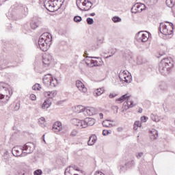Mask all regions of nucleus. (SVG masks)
<instances>
[{
	"mask_svg": "<svg viewBox=\"0 0 175 175\" xmlns=\"http://www.w3.org/2000/svg\"><path fill=\"white\" fill-rule=\"evenodd\" d=\"M146 10V5L143 3H137L131 8V13H142L143 10Z\"/></svg>",
	"mask_w": 175,
	"mask_h": 175,
	"instance_id": "obj_7",
	"label": "nucleus"
},
{
	"mask_svg": "<svg viewBox=\"0 0 175 175\" xmlns=\"http://www.w3.org/2000/svg\"><path fill=\"white\" fill-rule=\"evenodd\" d=\"M69 167L71 168L72 170H77V172H80L79 167H77L76 165H70V166H69Z\"/></svg>",
	"mask_w": 175,
	"mask_h": 175,
	"instance_id": "obj_43",
	"label": "nucleus"
},
{
	"mask_svg": "<svg viewBox=\"0 0 175 175\" xmlns=\"http://www.w3.org/2000/svg\"><path fill=\"white\" fill-rule=\"evenodd\" d=\"M81 20H83V18H81V16H75L74 17V21L75 23H80L81 21Z\"/></svg>",
	"mask_w": 175,
	"mask_h": 175,
	"instance_id": "obj_37",
	"label": "nucleus"
},
{
	"mask_svg": "<svg viewBox=\"0 0 175 175\" xmlns=\"http://www.w3.org/2000/svg\"><path fill=\"white\" fill-rule=\"evenodd\" d=\"M82 5H83V6H85V7L83 10H81V8H79V10H83L84 12H87L92 8V3H91V1H88L86 3V0H85L84 2H83Z\"/></svg>",
	"mask_w": 175,
	"mask_h": 175,
	"instance_id": "obj_16",
	"label": "nucleus"
},
{
	"mask_svg": "<svg viewBox=\"0 0 175 175\" xmlns=\"http://www.w3.org/2000/svg\"><path fill=\"white\" fill-rule=\"evenodd\" d=\"M57 2H58V0H49L44 5V6L49 12H54Z\"/></svg>",
	"mask_w": 175,
	"mask_h": 175,
	"instance_id": "obj_10",
	"label": "nucleus"
},
{
	"mask_svg": "<svg viewBox=\"0 0 175 175\" xmlns=\"http://www.w3.org/2000/svg\"><path fill=\"white\" fill-rule=\"evenodd\" d=\"M105 92V88H100L95 90L93 92L94 96H100Z\"/></svg>",
	"mask_w": 175,
	"mask_h": 175,
	"instance_id": "obj_24",
	"label": "nucleus"
},
{
	"mask_svg": "<svg viewBox=\"0 0 175 175\" xmlns=\"http://www.w3.org/2000/svg\"><path fill=\"white\" fill-rule=\"evenodd\" d=\"M150 118H151L152 120H153L154 122H159V118H158V116H157L154 115V113H151V114H150Z\"/></svg>",
	"mask_w": 175,
	"mask_h": 175,
	"instance_id": "obj_32",
	"label": "nucleus"
},
{
	"mask_svg": "<svg viewBox=\"0 0 175 175\" xmlns=\"http://www.w3.org/2000/svg\"><path fill=\"white\" fill-rule=\"evenodd\" d=\"M38 122L40 125H42V126H44V125L46 124V120L44 119V118L41 117L39 120Z\"/></svg>",
	"mask_w": 175,
	"mask_h": 175,
	"instance_id": "obj_35",
	"label": "nucleus"
},
{
	"mask_svg": "<svg viewBox=\"0 0 175 175\" xmlns=\"http://www.w3.org/2000/svg\"><path fill=\"white\" fill-rule=\"evenodd\" d=\"M150 35H151L150 33L145 31H139L137 33V34L135 36L136 40L137 42H147L148 40V38H150Z\"/></svg>",
	"mask_w": 175,
	"mask_h": 175,
	"instance_id": "obj_6",
	"label": "nucleus"
},
{
	"mask_svg": "<svg viewBox=\"0 0 175 175\" xmlns=\"http://www.w3.org/2000/svg\"><path fill=\"white\" fill-rule=\"evenodd\" d=\"M85 109V107H84L82 105H77V106H75V107L74 109V111L75 113H84Z\"/></svg>",
	"mask_w": 175,
	"mask_h": 175,
	"instance_id": "obj_26",
	"label": "nucleus"
},
{
	"mask_svg": "<svg viewBox=\"0 0 175 175\" xmlns=\"http://www.w3.org/2000/svg\"><path fill=\"white\" fill-rule=\"evenodd\" d=\"M109 98H111V99H113V98H116V96H117V94H116V93H111V94H109Z\"/></svg>",
	"mask_w": 175,
	"mask_h": 175,
	"instance_id": "obj_49",
	"label": "nucleus"
},
{
	"mask_svg": "<svg viewBox=\"0 0 175 175\" xmlns=\"http://www.w3.org/2000/svg\"><path fill=\"white\" fill-rule=\"evenodd\" d=\"M154 2H158V0H153Z\"/></svg>",
	"mask_w": 175,
	"mask_h": 175,
	"instance_id": "obj_63",
	"label": "nucleus"
},
{
	"mask_svg": "<svg viewBox=\"0 0 175 175\" xmlns=\"http://www.w3.org/2000/svg\"><path fill=\"white\" fill-rule=\"evenodd\" d=\"M49 85L51 87H57L58 85V80L57 79H53V77L51 79V81L49 82Z\"/></svg>",
	"mask_w": 175,
	"mask_h": 175,
	"instance_id": "obj_28",
	"label": "nucleus"
},
{
	"mask_svg": "<svg viewBox=\"0 0 175 175\" xmlns=\"http://www.w3.org/2000/svg\"><path fill=\"white\" fill-rule=\"evenodd\" d=\"M50 106H51V100H50V99L47 98L43 103V104L42 105V109H49V107H50Z\"/></svg>",
	"mask_w": 175,
	"mask_h": 175,
	"instance_id": "obj_25",
	"label": "nucleus"
},
{
	"mask_svg": "<svg viewBox=\"0 0 175 175\" xmlns=\"http://www.w3.org/2000/svg\"><path fill=\"white\" fill-rule=\"evenodd\" d=\"M112 21H113V23H120L121 18H120L118 16H113L112 18Z\"/></svg>",
	"mask_w": 175,
	"mask_h": 175,
	"instance_id": "obj_38",
	"label": "nucleus"
},
{
	"mask_svg": "<svg viewBox=\"0 0 175 175\" xmlns=\"http://www.w3.org/2000/svg\"><path fill=\"white\" fill-rule=\"evenodd\" d=\"M161 90H162L163 91L165 90V88H161V85H159Z\"/></svg>",
	"mask_w": 175,
	"mask_h": 175,
	"instance_id": "obj_59",
	"label": "nucleus"
},
{
	"mask_svg": "<svg viewBox=\"0 0 175 175\" xmlns=\"http://www.w3.org/2000/svg\"><path fill=\"white\" fill-rule=\"evenodd\" d=\"M119 169L120 170H122V172H124V170H126V169H128V167H126L124 164V165H120Z\"/></svg>",
	"mask_w": 175,
	"mask_h": 175,
	"instance_id": "obj_45",
	"label": "nucleus"
},
{
	"mask_svg": "<svg viewBox=\"0 0 175 175\" xmlns=\"http://www.w3.org/2000/svg\"><path fill=\"white\" fill-rule=\"evenodd\" d=\"M71 122L72 124H73V125H75V126H77L79 129H83L85 128L84 120H81L79 119L74 118L71 120Z\"/></svg>",
	"mask_w": 175,
	"mask_h": 175,
	"instance_id": "obj_11",
	"label": "nucleus"
},
{
	"mask_svg": "<svg viewBox=\"0 0 175 175\" xmlns=\"http://www.w3.org/2000/svg\"><path fill=\"white\" fill-rule=\"evenodd\" d=\"M90 16H91L92 17H94V16H95V12L91 13Z\"/></svg>",
	"mask_w": 175,
	"mask_h": 175,
	"instance_id": "obj_57",
	"label": "nucleus"
},
{
	"mask_svg": "<svg viewBox=\"0 0 175 175\" xmlns=\"http://www.w3.org/2000/svg\"><path fill=\"white\" fill-rule=\"evenodd\" d=\"M143 155H144V153H143V152H139V153H138V154L136 155V157H137V159H140V158H142V157H143Z\"/></svg>",
	"mask_w": 175,
	"mask_h": 175,
	"instance_id": "obj_51",
	"label": "nucleus"
},
{
	"mask_svg": "<svg viewBox=\"0 0 175 175\" xmlns=\"http://www.w3.org/2000/svg\"><path fill=\"white\" fill-rule=\"evenodd\" d=\"M113 122L114 121L111 120H105L103 122V126L105 128H113V125L110 122Z\"/></svg>",
	"mask_w": 175,
	"mask_h": 175,
	"instance_id": "obj_22",
	"label": "nucleus"
},
{
	"mask_svg": "<svg viewBox=\"0 0 175 175\" xmlns=\"http://www.w3.org/2000/svg\"><path fill=\"white\" fill-rule=\"evenodd\" d=\"M44 95L46 98H49V99H53L54 96L57 95V90L44 92Z\"/></svg>",
	"mask_w": 175,
	"mask_h": 175,
	"instance_id": "obj_18",
	"label": "nucleus"
},
{
	"mask_svg": "<svg viewBox=\"0 0 175 175\" xmlns=\"http://www.w3.org/2000/svg\"><path fill=\"white\" fill-rule=\"evenodd\" d=\"M147 120H148V118L146 117V116H142L141 117V121L142 122H146Z\"/></svg>",
	"mask_w": 175,
	"mask_h": 175,
	"instance_id": "obj_46",
	"label": "nucleus"
},
{
	"mask_svg": "<svg viewBox=\"0 0 175 175\" xmlns=\"http://www.w3.org/2000/svg\"><path fill=\"white\" fill-rule=\"evenodd\" d=\"M73 170L70 167H68L66 169L64 174L65 175H73V172H72Z\"/></svg>",
	"mask_w": 175,
	"mask_h": 175,
	"instance_id": "obj_33",
	"label": "nucleus"
},
{
	"mask_svg": "<svg viewBox=\"0 0 175 175\" xmlns=\"http://www.w3.org/2000/svg\"><path fill=\"white\" fill-rule=\"evenodd\" d=\"M120 73H122V75H128V71L127 70H121Z\"/></svg>",
	"mask_w": 175,
	"mask_h": 175,
	"instance_id": "obj_54",
	"label": "nucleus"
},
{
	"mask_svg": "<svg viewBox=\"0 0 175 175\" xmlns=\"http://www.w3.org/2000/svg\"><path fill=\"white\" fill-rule=\"evenodd\" d=\"M8 154H9V152H8V151L5 152V156L8 155Z\"/></svg>",
	"mask_w": 175,
	"mask_h": 175,
	"instance_id": "obj_61",
	"label": "nucleus"
},
{
	"mask_svg": "<svg viewBox=\"0 0 175 175\" xmlns=\"http://www.w3.org/2000/svg\"><path fill=\"white\" fill-rule=\"evenodd\" d=\"M83 114L85 116H94V114H96V109L91 107H88L85 108Z\"/></svg>",
	"mask_w": 175,
	"mask_h": 175,
	"instance_id": "obj_13",
	"label": "nucleus"
},
{
	"mask_svg": "<svg viewBox=\"0 0 175 175\" xmlns=\"http://www.w3.org/2000/svg\"><path fill=\"white\" fill-rule=\"evenodd\" d=\"M87 58H95L96 59H99V57H88V56H87L86 58L85 59V61H87V62H90V60L87 59Z\"/></svg>",
	"mask_w": 175,
	"mask_h": 175,
	"instance_id": "obj_48",
	"label": "nucleus"
},
{
	"mask_svg": "<svg viewBox=\"0 0 175 175\" xmlns=\"http://www.w3.org/2000/svg\"><path fill=\"white\" fill-rule=\"evenodd\" d=\"M113 110H116V113H118V106H113Z\"/></svg>",
	"mask_w": 175,
	"mask_h": 175,
	"instance_id": "obj_53",
	"label": "nucleus"
},
{
	"mask_svg": "<svg viewBox=\"0 0 175 175\" xmlns=\"http://www.w3.org/2000/svg\"><path fill=\"white\" fill-rule=\"evenodd\" d=\"M165 3L169 8H173L175 5V0H166Z\"/></svg>",
	"mask_w": 175,
	"mask_h": 175,
	"instance_id": "obj_29",
	"label": "nucleus"
},
{
	"mask_svg": "<svg viewBox=\"0 0 175 175\" xmlns=\"http://www.w3.org/2000/svg\"><path fill=\"white\" fill-rule=\"evenodd\" d=\"M53 62V56L51 55H44L42 56V65L45 69H47Z\"/></svg>",
	"mask_w": 175,
	"mask_h": 175,
	"instance_id": "obj_8",
	"label": "nucleus"
},
{
	"mask_svg": "<svg viewBox=\"0 0 175 175\" xmlns=\"http://www.w3.org/2000/svg\"><path fill=\"white\" fill-rule=\"evenodd\" d=\"M85 55H87V51H85V53L83 55V57H85Z\"/></svg>",
	"mask_w": 175,
	"mask_h": 175,
	"instance_id": "obj_62",
	"label": "nucleus"
},
{
	"mask_svg": "<svg viewBox=\"0 0 175 175\" xmlns=\"http://www.w3.org/2000/svg\"><path fill=\"white\" fill-rule=\"evenodd\" d=\"M53 37L49 33H42L38 39V47L42 51H47L50 49Z\"/></svg>",
	"mask_w": 175,
	"mask_h": 175,
	"instance_id": "obj_1",
	"label": "nucleus"
},
{
	"mask_svg": "<svg viewBox=\"0 0 175 175\" xmlns=\"http://www.w3.org/2000/svg\"><path fill=\"white\" fill-rule=\"evenodd\" d=\"M122 81H124V83H131L132 81V77L127 75Z\"/></svg>",
	"mask_w": 175,
	"mask_h": 175,
	"instance_id": "obj_34",
	"label": "nucleus"
},
{
	"mask_svg": "<svg viewBox=\"0 0 175 175\" xmlns=\"http://www.w3.org/2000/svg\"><path fill=\"white\" fill-rule=\"evenodd\" d=\"M143 111V109H139V111H138V113H142Z\"/></svg>",
	"mask_w": 175,
	"mask_h": 175,
	"instance_id": "obj_58",
	"label": "nucleus"
},
{
	"mask_svg": "<svg viewBox=\"0 0 175 175\" xmlns=\"http://www.w3.org/2000/svg\"><path fill=\"white\" fill-rule=\"evenodd\" d=\"M86 21L89 25H92V24H94V19L92 18H88Z\"/></svg>",
	"mask_w": 175,
	"mask_h": 175,
	"instance_id": "obj_39",
	"label": "nucleus"
},
{
	"mask_svg": "<svg viewBox=\"0 0 175 175\" xmlns=\"http://www.w3.org/2000/svg\"><path fill=\"white\" fill-rule=\"evenodd\" d=\"M51 75L50 74H48L46 75H45L43 78V83L45 85H49V84H50V81H51Z\"/></svg>",
	"mask_w": 175,
	"mask_h": 175,
	"instance_id": "obj_23",
	"label": "nucleus"
},
{
	"mask_svg": "<svg viewBox=\"0 0 175 175\" xmlns=\"http://www.w3.org/2000/svg\"><path fill=\"white\" fill-rule=\"evenodd\" d=\"M128 76V75L119 73V78L121 81H122L124 78H126Z\"/></svg>",
	"mask_w": 175,
	"mask_h": 175,
	"instance_id": "obj_42",
	"label": "nucleus"
},
{
	"mask_svg": "<svg viewBox=\"0 0 175 175\" xmlns=\"http://www.w3.org/2000/svg\"><path fill=\"white\" fill-rule=\"evenodd\" d=\"M172 68H173V60L170 58L163 59L159 64V72L163 76L169 75Z\"/></svg>",
	"mask_w": 175,
	"mask_h": 175,
	"instance_id": "obj_2",
	"label": "nucleus"
},
{
	"mask_svg": "<svg viewBox=\"0 0 175 175\" xmlns=\"http://www.w3.org/2000/svg\"><path fill=\"white\" fill-rule=\"evenodd\" d=\"M110 57H113V55H110L107 56L106 58H110Z\"/></svg>",
	"mask_w": 175,
	"mask_h": 175,
	"instance_id": "obj_60",
	"label": "nucleus"
},
{
	"mask_svg": "<svg viewBox=\"0 0 175 175\" xmlns=\"http://www.w3.org/2000/svg\"><path fill=\"white\" fill-rule=\"evenodd\" d=\"M96 135H92L90 137L89 140L88 141V146H94L95 144V143H96Z\"/></svg>",
	"mask_w": 175,
	"mask_h": 175,
	"instance_id": "obj_21",
	"label": "nucleus"
},
{
	"mask_svg": "<svg viewBox=\"0 0 175 175\" xmlns=\"http://www.w3.org/2000/svg\"><path fill=\"white\" fill-rule=\"evenodd\" d=\"M14 109L15 110V111L20 110V103H16Z\"/></svg>",
	"mask_w": 175,
	"mask_h": 175,
	"instance_id": "obj_44",
	"label": "nucleus"
},
{
	"mask_svg": "<svg viewBox=\"0 0 175 175\" xmlns=\"http://www.w3.org/2000/svg\"><path fill=\"white\" fill-rule=\"evenodd\" d=\"M9 85L5 83L0 82V99L5 98V100H9V98L12 96V92L9 90Z\"/></svg>",
	"mask_w": 175,
	"mask_h": 175,
	"instance_id": "obj_4",
	"label": "nucleus"
},
{
	"mask_svg": "<svg viewBox=\"0 0 175 175\" xmlns=\"http://www.w3.org/2000/svg\"><path fill=\"white\" fill-rule=\"evenodd\" d=\"M138 128H139V126H135V124H134V131H137Z\"/></svg>",
	"mask_w": 175,
	"mask_h": 175,
	"instance_id": "obj_56",
	"label": "nucleus"
},
{
	"mask_svg": "<svg viewBox=\"0 0 175 175\" xmlns=\"http://www.w3.org/2000/svg\"><path fill=\"white\" fill-rule=\"evenodd\" d=\"M134 125L139 128L142 127V123L139 121L135 122Z\"/></svg>",
	"mask_w": 175,
	"mask_h": 175,
	"instance_id": "obj_47",
	"label": "nucleus"
},
{
	"mask_svg": "<svg viewBox=\"0 0 175 175\" xmlns=\"http://www.w3.org/2000/svg\"><path fill=\"white\" fill-rule=\"evenodd\" d=\"M131 98H132V95H131V94L129 93H127L122 95L120 98L116 99V102H119V103H122V102H125V100H126L127 107L128 109H131L136 106V105L133 103V101L131 100Z\"/></svg>",
	"mask_w": 175,
	"mask_h": 175,
	"instance_id": "obj_5",
	"label": "nucleus"
},
{
	"mask_svg": "<svg viewBox=\"0 0 175 175\" xmlns=\"http://www.w3.org/2000/svg\"><path fill=\"white\" fill-rule=\"evenodd\" d=\"M159 31L163 35H165L166 36L169 35H173V30L174 29V25L172 23L167 22V25L165 23H160L159 26Z\"/></svg>",
	"mask_w": 175,
	"mask_h": 175,
	"instance_id": "obj_3",
	"label": "nucleus"
},
{
	"mask_svg": "<svg viewBox=\"0 0 175 175\" xmlns=\"http://www.w3.org/2000/svg\"><path fill=\"white\" fill-rule=\"evenodd\" d=\"M30 27L32 29H36V28H38V27H39V23H38V22H36V21H32L30 23Z\"/></svg>",
	"mask_w": 175,
	"mask_h": 175,
	"instance_id": "obj_30",
	"label": "nucleus"
},
{
	"mask_svg": "<svg viewBox=\"0 0 175 175\" xmlns=\"http://www.w3.org/2000/svg\"><path fill=\"white\" fill-rule=\"evenodd\" d=\"M32 90H34V91H39L40 90V84L36 83L32 87Z\"/></svg>",
	"mask_w": 175,
	"mask_h": 175,
	"instance_id": "obj_36",
	"label": "nucleus"
},
{
	"mask_svg": "<svg viewBox=\"0 0 175 175\" xmlns=\"http://www.w3.org/2000/svg\"><path fill=\"white\" fill-rule=\"evenodd\" d=\"M43 137H44V135H43Z\"/></svg>",
	"mask_w": 175,
	"mask_h": 175,
	"instance_id": "obj_64",
	"label": "nucleus"
},
{
	"mask_svg": "<svg viewBox=\"0 0 175 175\" xmlns=\"http://www.w3.org/2000/svg\"><path fill=\"white\" fill-rule=\"evenodd\" d=\"M71 136H77V132L76 131H73L71 133H70Z\"/></svg>",
	"mask_w": 175,
	"mask_h": 175,
	"instance_id": "obj_52",
	"label": "nucleus"
},
{
	"mask_svg": "<svg viewBox=\"0 0 175 175\" xmlns=\"http://www.w3.org/2000/svg\"><path fill=\"white\" fill-rule=\"evenodd\" d=\"M84 124H85V128H87V126H92L95 124V119L91 118H86L84 120Z\"/></svg>",
	"mask_w": 175,
	"mask_h": 175,
	"instance_id": "obj_17",
	"label": "nucleus"
},
{
	"mask_svg": "<svg viewBox=\"0 0 175 175\" xmlns=\"http://www.w3.org/2000/svg\"><path fill=\"white\" fill-rule=\"evenodd\" d=\"M43 174V172L42 170H36V171L33 172L34 175H42Z\"/></svg>",
	"mask_w": 175,
	"mask_h": 175,
	"instance_id": "obj_40",
	"label": "nucleus"
},
{
	"mask_svg": "<svg viewBox=\"0 0 175 175\" xmlns=\"http://www.w3.org/2000/svg\"><path fill=\"white\" fill-rule=\"evenodd\" d=\"M76 87L78 88L79 91H81V92H87V88H85L84 83H83L81 81L78 80L76 81Z\"/></svg>",
	"mask_w": 175,
	"mask_h": 175,
	"instance_id": "obj_14",
	"label": "nucleus"
},
{
	"mask_svg": "<svg viewBox=\"0 0 175 175\" xmlns=\"http://www.w3.org/2000/svg\"><path fill=\"white\" fill-rule=\"evenodd\" d=\"M100 118H103V113H99Z\"/></svg>",
	"mask_w": 175,
	"mask_h": 175,
	"instance_id": "obj_55",
	"label": "nucleus"
},
{
	"mask_svg": "<svg viewBox=\"0 0 175 175\" xmlns=\"http://www.w3.org/2000/svg\"><path fill=\"white\" fill-rule=\"evenodd\" d=\"M150 139L152 140H157L158 139V131L156 129H152L150 131Z\"/></svg>",
	"mask_w": 175,
	"mask_h": 175,
	"instance_id": "obj_20",
	"label": "nucleus"
},
{
	"mask_svg": "<svg viewBox=\"0 0 175 175\" xmlns=\"http://www.w3.org/2000/svg\"><path fill=\"white\" fill-rule=\"evenodd\" d=\"M22 148L25 154H32L35 150V145L33 143L28 142L22 146Z\"/></svg>",
	"mask_w": 175,
	"mask_h": 175,
	"instance_id": "obj_9",
	"label": "nucleus"
},
{
	"mask_svg": "<svg viewBox=\"0 0 175 175\" xmlns=\"http://www.w3.org/2000/svg\"><path fill=\"white\" fill-rule=\"evenodd\" d=\"M8 64L9 62L6 59L0 62V70L6 69V68H8Z\"/></svg>",
	"mask_w": 175,
	"mask_h": 175,
	"instance_id": "obj_27",
	"label": "nucleus"
},
{
	"mask_svg": "<svg viewBox=\"0 0 175 175\" xmlns=\"http://www.w3.org/2000/svg\"><path fill=\"white\" fill-rule=\"evenodd\" d=\"M135 165V161L131 160L125 163V166L127 168L132 167Z\"/></svg>",
	"mask_w": 175,
	"mask_h": 175,
	"instance_id": "obj_31",
	"label": "nucleus"
},
{
	"mask_svg": "<svg viewBox=\"0 0 175 175\" xmlns=\"http://www.w3.org/2000/svg\"><path fill=\"white\" fill-rule=\"evenodd\" d=\"M23 152V146H15L12 150L14 157H21Z\"/></svg>",
	"mask_w": 175,
	"mask_h": 175,
	"instance_id": "obj_12",
	"label": "nucleus"
},
{
	"mask_svg": "<svg viewBox=\"0 0 175 175\" xmlns=\"http://www.w3.org/2000/svg\"><path fill=\"white\" fill-rule=\"evenodd\" d=\"M85 64L87 66H90V68H94V66H99V65H100V64H99L98 61L93 60V59H90V62H88L87 61H85Z\"/></svg>",
	"mask_w": 175,
	"mask_h": 175,
	"instance_id": "obj_19",
	"label": "nucleus"
},
{
	"mask_svg": "<svg viewBox=\"0 0 175 175\" xmlns=\"http://www.w3.org/2000/svg\"><path fill=\"white\" fill-rule=\"evenodd\" d=\"M110 133H111V131H109V130H103V136H107V135H110Z\"/></svg>",
	"mask_w": 175,
	"mask_h": 175,
	"instance_id": "obj_41",
	"label": "nucleus"
},
{
	"mask_svg": "<svg viewBox=\"0 0 175 175\" xmlns=\"http://www.w3.org/2000/svg\"><path fill=\"white\" fill-rule=\"evenodd\" d=\"M53 132L58 133L62 131V123L61 122H55L52 128Z\"/></svg>",
	"mask_w": 175,
	"mask_h": 175,
	"instance_id": "obj_15",
	"label": "nucleus"
},
{
	"mask_svg": "<svg viewBox=\"0 0 175 175\" xmlns=\"http://www.w3.org/2000/svg\"><path fill=\"white\" fill-rule=\"evenodd\" d=\"M29 98L31 100H36V96L35 94H31Z\"/></svg>",
	"mask_w": 175,
	"mask_h": 175,
	"instance_id": "obj_50",
	"label": "nucleus"
}]
</instances>
